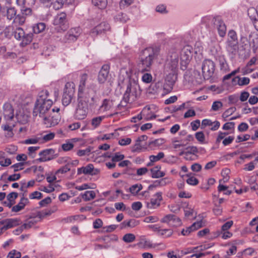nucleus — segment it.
Wrapping results in <instances>:
<instances>
[{
	"label": "nucleus",
	"instance_id": "39448f33",
	"mask_svg": "<svg viewBox=\"0 0 258 258\" xmlns=\"http://www.w3.org/2000/svg\"><path fill=\"white\" fill-rule=\"evenodd\" d=\"M178 64V52L176 51L170 52L167 59L165 71L167 73L166 80L171 84L176 80Z\"/></svg>",
	"mask_w": 258,
	"mask_h": 258
},
{
	"label": "nucleus",
	"instance_id": "4d7b16f0",
	"mask_svg": "<svg viewBox=\"0 0 258 258\" xmlns=\"http://www.w3.org/2000/svg\"><path fill=\"white\" fill-rule=\"evenodd\" d=\"M132 152H141L142 150V147L140 144V142H138L137 140L135 144L132 147Z\"/></svg>",
	"mask_w": 258,
	"mask_h": 258
},
{
	"label": "nucleus",
	"instance_id": "0e129e2a",
	"mask_svg": "<svg viewBox=\"0 0 258 258\" xmlns=\"http://www.w3.org/2000/svg\"><path fill=\"white\" fill-rule=\"evenodd\" d=\"M142 80L144 83H149L152 80V75L149 73H145L143 75Z\"/></svg>",
	"mask_w": 258,
	"mask_h": 258
},
{
	"label": "nucleus",
	"instance_id": "052dcab7",
	"mask_svg": "<svg viewBox=\"0 0 258 258\" xmlns=\"http://www.w3.org/2000/svg\"><path fill=\"white\" fill-rule=\"evenodd\" d=\"M36 223V221L33 219L28 220L25 223H24L22 226L24 229H29L31 228L34 224H35Z\"/></svg>",
	"mask_w": 258,
	"mask_h": 258
},
{
	"label": "nucleus",
	"instance_id": "774afa93",
	"mask_svg": "<svg viewBox=\"0 0 258 258\" xmlns=\"http://www.w3.org/2000/svg\"><path fill=\"white\" fill-rule=\"evenodd\" d=\"M42 197V194L37 191L33 192L29 195V198L30 199H40Z\"/></svg>",
	"mask_w": 258,
	"mask_h": 258
},
{
	"label": "nucleus",
	"instance_id": "603ef678",
	"mask_svg": "<svg viewBox=\"0 0 258 258\" xmlns=\"http://www.w3.org/2000/svg\"><path fill=\"white\" fill-rule=\"evenodd\" d=\"M196 139L201 143H205V136L203 132H197L195 134Z\"/></svg>",
	"mask_w": 258,
	"mask_h": 258
},
{
	"label": "nucleus",
	"instance_id": "2eb2a0df",
	"mask_svg": "<svg viewBox=\"0 0 258 258\" xmlns=\"http://www.w3.org/2000/svg\"><path fill=\"white\" fill-rule=\"evenodd\" d=\"M82 33V30L79 27L71 28L65 34L64 39L68 42L76 41Z\"/></svg>",
	"mask_w": 258,
	"mask_h": 258
},
{
	"label": "nucleus",
	"instance_id": "3c124183",
	"mask_svg": "<svg viewBox=\"0 0 258 258\" xmlns=\"http://www.w3.org/2000/svg\"><path fill=\"white\" fill-rule=\"evenodd\" d=\"M135 0H121L119 3L120 9H125L134 3Z\"/></svg>",
	"mask_w": 258,
	"mask_h": 258
},
{
	"label": "nucleus",
	"instance_id": "412c9836",
	"mask_svg": "<svg viewBox=\"0 0 258 258\" xmlns=\"http://www.w3.org/2000/svg\"><path fill=\"white\" fill-rule=\"evenodd\" d=\"M99 172L97 169H94L92 164H89L86 166L78 168L77 173L78 175L82 173L84 174L96 175Z\"/></svg>",
	"mask_w": 258,
	"mask_h": 258
},
{
	"label": "nucleus",
	"instance_id": "a19ab883",
	"mask_svg": "<svg viewBox=\"0 0 258 258\" xmlns=\"http://www.w3.org/2000/svg\"><path fill=\"white\" fill-rule=\"evenodd\" d=\"M71 164H73V163H71ZM70 163H68V164H66L64 166L60 167L55 172V174L57 175L59 174H64L69 171L71 169L70 168Z\"/></svg>",
	"mask_w": 258,
	"mask_h": 258
},
{
	"label": "nucleus",
	"instance_id": "cd10ccee",
	"mask_svg": "<svg viewBox=\"0 0 258 258\" xmlns=\"http://www.w3.org/2000/svg\"><path fill=\"white\" fill-rule=\"evenodd\" d=\"M161 166H156L150 169L151 177L154 178H158L164 176L165 173L160 170Z\"/></svg>",
	"mask_w": 258,
	"mask_h": 258
},
{
	"label": "nucleus",
	"instance_id": "f257e3e1",
	"mask_svg": "<svg viewBox=\"0 0 258 258\" xmlns=\"http://www.w3.org/2000/svg\"><path fill=\"white\" fill-rule=\"evenodd\" d=\"M48 97L49 92L47 90L40 92L33 111V116L40 118L47 127L57 124L60 120L59 114L51 113L50 107L53 102Z\"/></svg>",
	"mask_w": 258,
	"mask_h": 258
},
{
	"label": "nucleus",
	"instance_id": "680f3d73",
	"mask_svg": "<svg viewBox=\"0 0 258 258\" xmlns=\"http://www.w3.org/2000/svg\"><path fill=\"white\" fill-rule=\"evenodd\" d=\"M227 186L220 184L218 187V190L219 192L224 191V194L226 195H230L231 194V191L227 189Z\"/></svg>",
	"mask_w": 258,
	"mask_h": 258
},
{
	"label": "nucleus",
	"instance_id": "a878e982",
	"mask_svg": "<svg viewBox=\"0 0 258 258\" xmlns=\"http://www.w3.org/2000/svg\"><path fill=\"white\" fill-rule=\"evenodd\" d=\"M17 16V10L15 7H7L6 16L7 19L13 20L14 21L15 20H18Z\"/></svg>",
	"mask_w": 258,
	"mask_h": 258
},
{
	"label": "nucleus",
	"instance_id": "c03bdc74",
	"mask_svg": "<svg viewBox=\"0 0 258 258\" xmlns=\"http://www.w3.org/2000/svg\"><path fill=\"white\" fill-rule=\"evenodd\" d=\"M136 237L132 233H127L125 234L122 238V240L126 243H131L135 241Z\"/></svg>",
	"mask_w": 258,
	"mask_h": 258
},
{
	"label": "nucleus",
	"instance_id": "ddd939ff",
	"mask_svg": "<svg viewBox=\"0 0 258 258\" xmlns=\"http://www.w3.org/2000/svg\"><path fill=\"white\" fill-rule=\"evenodd\" d=\"M206 248L207 247H206V245H201L192 248H188L187 249L182 250L181 252L184 255L192 252L193 254L190 256L191 257L195 256L196 258H200L203 256H206L209 254H210L209 252L202 251L203 250Z\"/></svg>",
	"mask_w": 258,
	"mask_h": 258
},
{
	"label": "nucleus",
	"instance_id": "bb28decb",
	"mask_svg": "<svg viewBox=\"0 0 258 258\" xmlns=\"http://www.w3.org/2000/svg\"><path fill=\"white\" fill-rule=\"evenodd\" d=\"M52 151V149H46L41 151L39 153V155L41 157L37 159L36 160L39 162H46L51 160L52 158L50 156V154Z\"/></svg>",
	"mask_w": 258,
	"mask_h": 258
},
{
	"label": "nucleus",
	"instance_id": "69168bd1",
	"mask_svg": "<svg viewBox=\"0 0 258 258\" xmlns=\"http://www.w3.org/2000/svg\"><path fill=\"white\" fill-rule=\"evenodd\" d=\"M236 109L235 107H231L227 109L223 114V116L227 117L229 116L232 115L235 111Z\"/></svg>",
	"mask_w": 258,
	"mask_h": 258
},
{
	"label": "nucleus",
	"instance_id": "6e6d98bb",
	"mask_svg": "<svg viewBox=\"0 0 258 258\" xmlns=\"http://www.w3.org/2000/svg\"><path fill=\"white\" fill-rule=\"evenodd\" d=\"M173 217V214H167L164 216L161 220L160 222L163 223H166L169 225Z\"/></svg>",
	"mask_w": 258,
	"mask_h": 258
},
{
	"label": "nucleus",
	"instance_id": "a18cd8bd",
	"mask_svg": "<svg viewBox=\"0 0 258 258\" xmlns=\"http://www.w3.org/2000/svg\"><path fill=\"white\" fill-rule=\"evenodd\" d=\"M181 225V220L176 216L173 215V217L169 224L171 227H177Z\"/></svg>",
	"mask_w": 258,
	"mask_h": 258
},
{
	"label": "nucleus",
	"instance_id": "6e6552de",
	"mask_svg": "<svg viewBox=\"0 0 258 258\" xmlns=\"http://www.w3.org/2000/svg\"><path fill=\"white\" fill-rule=\"evenodd\" d=\"M53 24L57 32H62L66 31L69 28L67 14L65 13L57 14L54 18Z\"/></svg>",
	"mask_w": 258,
	"mask_h": 258
},
{
	"label": "nucleus",
	"instance_id": "f3484780",
	"mask_svg": "<svg viewBox=\"0 0 258 258\" xmlns=\"http://www.w3.org/2000/svg\"><path fill=\"white\" fill-rule=\"evenodd\" d=\"M213 23L215 28L217 29L219 36L224 37L226 33L227 28L224 22L222 20L221 18L217 16L214 18Z\"/></svg>",
	"mask_w": 258,
	"mask_h": 258
},
{
	"label": "nucleus",
	"instance_id": "c756f323",
	"mask_svg": "<svg viewBox=\"0 0 258 258\" xmlns=\"http://www.w3.org/2000/svg\"><path fill=\"white\" fill-rule=\"evenodd\" d=\"M129 18L124 13H119L114 17V20L115 22L124 23H126Z\"/></svg>",
	"mask_w": 258,
	"mask_h": 258
},
{
	"label": "nucleus",
	"instance_id": "09e8293b",
	"mask_svg": "<svg viewBox=\"0 0 258 258\" xmlns=\"http://www.w3.org/2000/svg\"><path fill=\"white\" fill-rule=\"evenodd\" d=\"M255 252L252 248H248L243 251L242 256L243 257L252 256L254 255Z\"/></svg>",
	"mask_w": 258,
	"mask_h": 258
},
{
	"label": "nucleus",
	"instance_id": "e2e57ef3",
	"mask_svg": "<svg viewBox=\"0 0 258 258\" xmlns=\"http://www.w3.org/2000/svg\"><path fill=\"white\" fill-rule=\"evenodd\" d=\"M133 222L135 223V220H131L129 221H124L120 225V228L123 229L126 226L133 227L135 226V224H132V223H133Z\"/></svg>",
	"mask_w": 258,
	"mask_h": 258
},
{
	"label": "nucleus",
	"instance_id": "de8ad7c7",
	"mask_svg": "<svg viewBox=\"0 0 258 258\" xmlns=\"http://www.w3.org/2000/svg\"><path fill=\"white\" fill-rule=\"evenodd\" d=\"M235 79H238V84L239 86L247 85L250 82V79L248 77L240 78L237 76Z\"/></svg>",
	"mask_w": 258,
	"mask_h": 258
},
{
	"label": "nucleus",
	"instance_id": "4468645a",
	"mask_svg": "<svg viewBox=\"0 0 258 258\" xmlns=\"http://www.w3.org/2000/svg\"><path fill=\"white\" fill-rule=\"evenodd\" d=\"M26 0H25L24 4L22 5H17L20 8V14H18L17 16V19L20 25H23L25 22L26 18L31 16L33 13L32 9L26 7Z\"/></svg>",
	"mask_w": 258,
	"mask_h": 258
},
{
	"label": "nucleus",
	"instance_id": "f8f14e48",
	"mask_svg": "<svg viewBox=\"0 0 258 258\" xmlns=\"http://www.w3.org/2000/svg\"><path fill=\"white\" fill-rule=\"evenodd\" d=\"M203 76L205 80L212 77L215 70V64L211 59H207L203 61L202 65Z\"/></svg>",
	"mask_w": 258,
	"mask_h": 258
},
{
	"label": "nucleus",
	"instance_id": "338daca9",
	"mask_svg": "<svg viewBox=\"0 0 258 258\" xmlns=\"http://www.w3.org/2000/svg\"><path fill=\"white\" fill-rule=\"evenodd\" d=\"M132 140L130 138H123L119 140L118 143L120 146H124L131 143Z\"/></svg>",
	"mask_w": 258,
	"mask_h": 258
},
{
	"label": "nucleus",
	"instance_id": "9b49d317",
	"mask_svg": "<svg viewBox=\"0 0 258 258\" xmlns=\"http://www.w3.org/2000/svg\"><path fill=\"white\" fill-rule=\"evenodd\" d=\"M88 79L87 74H83L80 76V83L78 90V98L91 99L94 102V96H91L89 90L86 88V82Z\"/></svg>",
	"mask_w": 258,
	"mask_h": 258
},
{
	"label": "nucleus",
	"instance_id": "20e7f679",
	"mask_svg": "<svg viewBox=\"0 0 258 258\" xmlns=\"http://www.w3.org/2000/svg\"><path fill=\"white\" fill-rule=\"evenodd\" d=\"M23 104L24 99L22 96L17 95L11 98L3 106V113L5 119L12 120L15 117L16 108H19Z\"/></svg>",
	"mask_w": 258,
	"mask_h": 258
},
{
	"label": "nucleus",
	"instance_id": "72a5a7b5",
	"mask_svg": "<svg viewBox=\"0 0 258 258\" xmlns=\"http://www.w3.org/2000/svg\"><path fill=\"white\" fill-rule=\"evenodd\" d=\"M81 196L85 201H89L94 199L96 197V194L93 190H88L84 194H82Z\"/></svg>",
	"mask_w": 258,
	"mask_h": 258
},
{
	"label": "nucleus",
	"instance_id": "5701e85b",
	"mask_svg": "<svg viewBox=\"0 0 258 258\" xmlns=\"http://www.w3.org/2000/svg\"><path fill=\"white\" fill-rule=\"evenodd\" d=\"M114 101L110 99H104L102 100L99 110L100 112L112 111L114 108Z\"/></svg>",
	"mask_w": 258,
	"mask_h": 258
},
{
	"label": "nucleus",
	"instance_id": "473e14b6",
	"mask_svg": "<svg viewBox=\"0 0 258 258\" xmlns=\"http://www.w3.org/2000/svg\"><path fill=\"white\" fill-rule=\"evenodd\" d=\"M128 103H129V102L125 101L124 99V97H122V99L120 101V103L117 105L115 109L111 114L109 115V116L112 117L115 115L118 114V111L121 110L122 108H125L127 104Z\"/></svg>",
	"mask_w": 258,
	"mask_h": 258
},
{
	"label": "nucleus",
	"instance_id": "e433bc0d",
	"mask_svg": "<svg viewBox=\"0 0 258 258\" xmlns=\"http://www.w3.org/2000/svg\"><path fill=\"white\" fill-rule=\"evenodd\" d=\"M164 142V139L160 138L149 142L148 143V146L151 148H154L155 147H159L160 146L163 145Z\"/></svg>",
	"mask_w": 258,
	"mask_h": 258
},
{
	"label": "nucleus",
	"instance_id": "f03ea898",
	"mask_svg": "<svg viewBox=\"0 0 258 258\" xmlns=\"http://www.w3.org/2000/svg\"><path fill=\"white\" fill-rule=\"evenodd\" d=\"M160 48L155 46L147 47L142 51L138 64L139 72L144 73L150 71L155 58L158 56Z\"/></svg>",
	"mask_w": 258,
	"mask_h": 258
},
{
	"label": "nucleus",
	"instance_id": "aec40b11",
	"mask_svg": "<svg viewBox=\"0 0 258 258\" xmlns=\"http://www.w3.org/2000/svg\"><path fill=\"white\" fill-rule=\"evenodd\" d=\"M110 29L108 23L103 22L93 28L90 31V34L92 36H95L99 34L105 33Z\"/></svg>",
	"mask_w": 258,
	"mask_h": 258
},
{
	"label": "nucleus",
	"instance_id": "79ce46f5",
	"mask_svg": "<svg viewBox=\"0 0 258 258\" xmlns=\"http://www.w3.org/2000/svg\"><path fill=\"white\" fill-rule=\"evenodd\" d=\"M104 118V116H98L94 117L91 120V124L94 128L97 127L101 123L102 120Z\"/></svg>",
	"mask_w": 258,
	"mask_h": 258
},
{
	"label": "nucleus",
	"instance_id": "1a4fd4ad",
	"mask_svg": "<svg viewBox=\"0 0 258 258\" xmlns=\"http://www.w3.org/2000/svg\"><path fill=\"white\" fill-rule=\"evenodd\" d=\"M110 66L108 64L103 65L98 73L97 81L99 84L111 85V75L110 74Z\"/></svg>",
	"mask_w": 258,
	"mask_h": 258
},
{
	"label": "nucleus",
	"instance_id": "5fc2aeb1",
	"mask_svg": "<svg viewBox=\"0 0 258 258\" xmlns=\"http://www.w3.org/2000/svg\"><path fill=\"white\" fill-rule=\"evenodd\" d=\"M7 258H21V253L16 250H13L9 253Z\"/></svg>",
	"mask_w": 258,
	"mask_h": 258
},
{
	"label": "nucleus",
	"instance_id": "bf43d9fd",
	"mask_svg": "<svg viewBox=\"0 0 258 258\" xmlns=\"http://www.w3.org/2000/svg\"><path fill=\"white\" fill-rule=\"evenodd\" d=\"M223 106L222 103L220 101H214L212 105V110L216 111Z\"/></svg>",
	"mask_w": 258,
	"mask_h": 258
},
{
	"label": "nucleus",
	"instance_id": "0eeeda50",
	"mask_svg": "<svg viewBox=\"0 0 258 258\" xmlns=\"http://www.w3.org/2000/svg\"><path fill=\"white\" fill-rule=\"evenodd\" d=\"M13 34L17 40L21 41L20 45L23 47L30 44L33 39L32 33L26 34L24 30L20 27H16L13 29Z\"/></svg>",
	"mask_w": 258,
	"mask_h": 258
},
{
	"label": "nucleus",
	"instance_id": "423d86ee",
	"mask_svg": "<svg viewBox=\"0 0 258 258\" xmlns=\"http://www.w3.org/2000/svg\"><path fill=\"white\" fill-rule=\"evenodd\" d=\"M225 44V48L228 54L235 56L238 50V42L237 34L233 30L229 31Z\"/></svg>",
	"mask_w": 258,
	"mask_h": 258
},
{
	"label": "nucleus",
	"instance_id": "ea45409f",
	"mask_svg": "<svg viewBox=\"0 0 258 258\" xmlns=\"http://www.w3.org/2000/svg\"><path fill=\"white\" fill-rule=\"evenodd\" d=\"M164 156V153L162 152H159L157 155L150 156L149 159L151 162H156L163 158Z\"/></svg>",
	"mask_w": 258,
	"mask_h": 258
},
{
	"label": "nucleus",
	"instance_id": "6ab92c4d",
	"mask_svg": "<svg viewBox=\"0 0 258 258\" xmlns=\"http://www.w3.org/2000/svg\"><path fill=\"white\" fill-rule=\"evenodd\" d=\"M162 192H157L153 195L149 202L147 203L148 209H156L160 206L161 202L163 200Z\"/></svg>",
	"mask_w": 258,
	"mask_h": 258
},
{
	"label": "nucleus",
	"instance_id": "dca6fc26",
	"mask_svg": "<svg viewBox=\"0 0 258 258\" xmlns=\"http://www.w3.org/2000/svg\"><path fill=\"white\" fill-rule=\"evenodd\" d=\"M192 47L189 45L185 46L180 53L181 64L182 67H186L192 57Z\"/></svg>",
	"mask_w": 258,
	"mask_h": 258
},
{
	"label": "nucleus",
	"instance_id": "7ed1b4c3",
	"mask_svg": "<svg viewBox=\"0 0 258 258\" xmlns=\"http://www.w3.org/2000/svg\"><path fill=\"white\" fill-rule=\"evenodd\" d=\"M141 94V90L138 84L137 77L134 75L128 77V81L126 86V90L123 97L129 104L133 103L137 101Z\"/></svg>",
	"mask_w": 258,
	"mask_h": 258
},
{
	"label": "nucleus",
	"instance_id": "c9c22d12",
	"mask_svg": "<svg viewBox=\"0 0 258 258\" xmlns=\"http://www.w3.org/2000/svg\"><path fill=\"white\" fill-rule=\"evenodd\" d=\"M45 24L44 23H38L33 26V31L35 34H38L43 32L45 28Z\"/></svg>",
	"mask_w": 258,
	"mask_h": 258
},
{
	"label": "nucleus",
	"instance_id": "4be33fe9",
	"mask_svg": "<svg viewBox=\"0 0 258 258\" xmlns=\"http://www.w3.org/2000/svg\"><path fill=\"white\" fill-rule=\"evenodd\" d=\"M247 14L253 21V25L257 31H258V6L256 8L251 7L247 10Z\"/></svg>",
	"mask_w": 258,
	"mask_h": 258
},
{
	"label": "nucleus",
	"instance_id": "9d476101",
	"mask_svg": "<svg viewBox=\"0 0 258 258\" xmlns=\"http://www.w3.org/2000/svg\"><path fill=\"white\" fill-rule=\"evenodd\" d=\"M79 103L76 109L74 114V117L78 120L84 119L88 113V103L89 102V99L78 98Z\"/></svg>",
	"mask_w": 258,
	"mask_h": 258
},
{
	"label": "nucleus",
	"instance_id": "8fccbe9b",
	"mask_svg": "<svg viewBox=\"0 0 258 258\" xmlns=\"http://www.w3.org/2000/svg\"><path fill=\"white\" fill-rule=\"evenodd\" d=\"M63 0H56L53 3H50L52 4L53 8L55 10H59L61 8L64 4Z\"/></svg>",
	"mask_w": 258,
	"mask_h": 258
},
{
	"label": "nucleus",
	"instance_id": "58836bf2",
	"mask_svg": "<svg viewBox=\"0 0 258 258\" xmlns=\"http://www.w3.org/2000/svg\"><path fill=\"white\" fill-rule=\"evenodd\" d=\"M143 188V186L141 184H135L132 185L130 187V191L133 195L137 194Z\"/></svg>",
	"mask_w": 258,
	"mask_h": 258
},
{
	"label": "nucleus",
	"instance_id": "b1692460",
	"mask_svg": "<svg viewBox=\"0 0 258 258\" xmlns=\"http://www.w3.org/2000/svg\"><path fill=\"white\" fill-rule=\"evenodd\" d=\"M22 105L19 108H16L15 117L17 121L21 124H25L28 120V116L25 114L23 110Z\"/></svg>",
	"mask_w": 258,
	"mask_h": 258
},
{
	"label": "nucleus",
	"instance_id": "a211bd4d",
	"mask_svg": "<svg viewBox=\"0 0 258 258\" xmlns=\"http://www.w3.org/2000/svg\"><path fill=\"white\" fill-rule=\"evenodd\" d=\"M21 223L19 218H9L0 221V225H3L2 230H7L20 225Z\"/></svg>",
	"mask_w": 258,
	"mask_h": 258
},
{
	"label": "nucleus",
	"instance_id": "864d4df0",
	"mask_svg": "<svg viewBox=\"0 0 258 258\" xmlns=\"http://www.w3.org/2000/svg\"><path fill=\"white\" fill-rule=\"evenodd\" d=\"M173 234V231L170 229H161L159 231V235L165 236V237H168L171 236Z\"/></svg>",
	"mask_w": 258,
	"mask_h": 258
},
{
	"label": "nucleus",
	"instance_id": "c85d7f7f",
	"mask_svg": "<svg viewBox=\"0 0 258 258\" xmlns=\"http://www.w3.org/2000/svg\"><path fill=\"white\" fill-rule=\"evenodd\" d=\"M92 4L96 8L103 10L106 8L108 2L107 0H92Z\"/></svg>",
	"mask_w": 258,
	"mask_h": 258
},
{
	"label": "nucleus",
	"instance_id": "2f4dec72",
	"mask_svg": "<svg viewBox=\"0 0 258 258\" xmlns=\"http://www.w3.org/2000/svg\"><path fill=\"white\" fill-rule=\"evenodd\" d=\"M69 94L70 95H74L75 93V84L73 82H67L64 86L63 92Z\"/></svg>",
	"mask_w": 258,
	"mask_h": 258
},
{
	"label": "nucleus",
	"instance_id": "f704fd0d",
	"mask_svg": "<svg viewBox=\"0 0 258 258\" xmlns=\"http://www.w3.org/2000/svg\"><path fill=\"white\" fill-rule=\"evenodd\" d=\"M137 245L139 247L146 248L152 247V243L149 240L143 238L138 243Z\"/></svg>",
	"mask_w": 258,
	"mask_h": 258
},
{
	"label": "nucleus",
	"instance_id": "13d9d810",
	"mask_svg": "<svg viewBox=\"0 0 258 258\" xmlns=\"http://www.w3.org/2000/svg\"><path fill=\"white\" fill-rule=\"evenodd\" d=\"M124 156L120 154L119 152L115 153L114 155L112 156L111 160L113 162H119L123 160Z\"/></svg>",
	"mask_w": 258,
	"mask_h": 258
},
{
	"label": "nucleus",
	"instance_id": "393cba45",
	"mask_svg": "<svg viewBox=\"0 0 258 258\" xmlns=\"http://www.w3.org/2000/svg\"><path fill=\"white\" fill-rule=\"evenodd\" d=\"M28 203V199L24 197V194H23L19 203L12 207V211L14 212H18L21 211L24 209L25 206L27 205Z\"/></svg>",
	"mask_w": 258,
	"mask_h": 258
},
{
	"label": "nucleus",
	"instance_id": "49530a36",
	"mask_svg": "<svg viewBox=\"0 0 258 258\" xmlns=\"http://www.w3.org/2000/svg\"><path fill=\"white\" fill-rule=\"evenodd\" d=\"M102 239L106 243H109L111 241H116L117 240V237L115 235H107L103 236Z\"/></svg>",
	"mask_w": 258,
	"mask_h": 258
},
{
	"label": "nucleus",
	"instance_id": "4c0bfd02",
	"mask_svg": "<svg viewBox=\"0 0 258 258\" xmlns=\"http://www.w3.org/2000/svg\"><path fill=\"white\" fill-rule=\"evenodd\" d=\"M74 95H70L66 93H63L62 97V103L63 106H67L71 102Z\"/></svg>",
	"mask_w": 258,
	"mask_h": 258
},
{
	"label": "nucleus",
	"instance_id": "7c9ffc66",
	"mask_svg": "<svg viewBox=\"0 0 258 258\" xmlns=\"http://www.w3.org/2000/svg\"><path fill=\"white\" fill-rule=\"evenodd\" d=\"M218 60L219 62L220 70L224 72L227 71L229 67L225 57L223 55L219 56Z\"/></svg>",
	"mask_w": 258,
	"mask_h": 258
},
{
	"label": "nucleus",
	"instance_id": "37998d69",
	"mask_svg": "<svg viewBox=\"0 0 258 258\" xmlns=\"http://www.w3.org/2000/svg\"><path fill=\"white\" fill-rule=\"evenodd\" d=\"M187 151L185 153V158L188 159V156L190 154H196L198 152V149L196 146H191L188 147L187 149Z\"/></svg>",
	"mask_w": 258,
	"mask_h": 258
}]
</instances>
